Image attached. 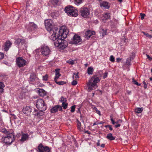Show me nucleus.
<instances>
[{
	"label": "nucleus",
	"instance_id": "f257e3e1",
	"mask_svg": "<svg viewBox=\"0 0 152 152\" xmlns=\"http://www.w3.org/2000/svg\"><path fill=\"white\" fill-rule=\"evenodd\" d=\"M60 36L56 37V34H51L50 39L53 40L55 46L61 49H64L68 45V43L64 39H61Z\"/></svg>",
	"mask_w": 152,
	"mask_h": 152
},
{
	"label": "nucleus",
	"instance_id": "f03ea898",
	"mask_svg": "<svg viewBox=\"0 0 152 152\" xmlns=\"http://www.w3.org/2000/svg\"><path fill=\"white\" fill-rule=\"evenodd\" d=\"M1 132L6 135V136L3 137L1 138V140L7 144L10 145L14 141V135L13 133L5 129H1Z\"/></svg>",
	"mask_w": 152,
	"mask_h": 152
},
{
	"label": "nucleus",
	"instance_id": "7ed1b4c3",
	"mask_svg": "<svg viewBox=\"0 0 152 152\" xmlns=\"http://www.w3.org/2000/svg\"><path fill=\"white\" fill-rule=\"evenodd\" d=\"M66 13L69 16L75 17L78 15V11L77 10L72 6H68L64 9Z\"/></svg>",
	"mask_w": 152,
	"mask_h": 152
},
{
	"label": "nucleus",
	"instance_id": "20e7f679",
	"mask_svg": "<svg viewBox=\"0 0 152 152\" xmlns=\"http://www.w3.org/2000/svg\"><path fill=\"white\" fill-rule=\"evenodd\" d=\"M45 24L47 30L49 31L50 34H56L57 32H55V29H53V22L51 19L46 20L45 21Z\"/></svg>",
	"mask_w": 152,
	"mask_h": 152
},
{
	"label": "nucleus",
	"instance_id": "39448f33",
	"mask_svg": "<svg viewBox=\"0 0 152 152\" xmlns=\"http://www.w3.org/2000/svg\"><path fill=\"white\" fill-rule=\"evenodd\" d=\"M54 29H55V32H58L59 33L58 34L57 36H60V38L61 37V39H62V38H63L64 39L67 37L69 32L68 29L66 28L64 29L63 30L60 29L59 31H58V28H54Z\"/></svg>",
	"mask_w": 152,
	"mask_h": 152
},
{
	"label": "nucleus",
	"instance_id": "423d86ee",
	"mask_svg": "<svg viewBox=\"0 0 152 152\" xmlns=\"http://www.w3.org/2000/svg\"><path fill=\"white\" fill-rule=\"evenodd\" d=\"M36 105L37 107L39 110H45L46 109V106L42 99H39L37 100Z\"/></svg>",
	"mask_w": 152,
	"mask_h": 152
},
{
	"label": "nucleus",
	"instance_id": "0eeeda50",
	"mask_svg": "<svg viewBox=\"0 0 152 152\" xmlns=\"http://www.w3.org/2000/svg\"><path fill=\"white\" fill-rule=\"evenodd\" d=\"M41 51L42 54L44 56H47L51 53V50L50 48L45 45L41 47Z\"/></svg>",
	"mask_w": 152,
	"mask_h": 152
},
{
	"label": "nucleus",
	"instance_id": "6e6552de",
	"mask_svg": "<svg viewBox=\"0 0 152 152\" xmlns=\"http://www.w3.org/2000/svg\"><path fill=\"white\" fill-rule=\"evenodd\" d=\"M80 13L83 17L87 18L90 14L89 9L86 7H82L80 9Z\"/></svg>",
	"mask_w": 152,
	"mask_h": 152
},
{
	"label": "nucleus",
	"instance_id": "1a4fd4ad",
	"mask_svg": "<svg viewBox=\"0 0 152 152\" xmlns=\"http://www.w3.org/2000/svg\"><path fill=\"white\" fill-rule=\"evenodd\" d=\"M38 152H50V149L48 146H44L41 143L38 147Z\"/></svg>",
	"mask_w": 152,
	"mask_h": 152
},
{
	"label": "nucleus",
	"instance_id": "9d476101",
	"mask_svg": "<svg viewBox=\"0 0 152 152\" xmlns=\"http://www.w3.org/2000/svg\"><path fill=\"white\" fill-rule=\"evenodd\" d=\"M16 62L19 67H21L26 65V61L22 57H18L16 59Z\"/></svg>",
	"mask_w": 152,
	"mask_h": 152
},
{
	"label": "nucleus",
	"instance_id": "9b49d317",
	"mask_svg": "<svg viewBox=\"0 0 152 152\" xmlns=\"http://www.w3.org/2000/svg\"><path fill=\"white\" fill-rule=\"evenodd\" d=\"M82 39L80 37L77 35H75L73 37V39L70 41L69 43L72 44H77L81 42Z\"/></svg>",
	"mask_w": 152,
	"mask_h": 152
},
{
	"label": "nucleus",
	"instance_id": "f8f14e48",
	"mask_svg": "<svg viewBox=\"0 0 152 152\" xmlns=\"http://www.w3.org/2000/svg\"><path fill=\"white\" fill-rule=\"evenodd\" d=\"M100 81L99 78L97 77H92L89 80L90 85H92L97 87V83Z\"/></svg>",
	"mask_w": 152,
	"mask_h": 152
},
{
	"label": "nucleus",
	"instance_id": "ddd939ff",
	"mask_svg": "<svg viewBox=\"0 0 152 152\" xmlns=\"http://www.w3.org/2000/svg\"><path fill=\"white\" fill-rule=\"evenodd\" d=\"M58 110L61 111H62L61 106L59 105H56L51 108L50 112L51 113H55L57 112Z\"/></svg>",
	"mask_w": 152,
	"mask_h": 152
},
{
	"label": "nucleus",
	"instance_id": "4468645a",
	"mask_svg": "<svg viewBox=\"0 0 152 152\" xmlns=\"http://www.w3.org/2000/svg\"><path fill=\"white\" fill-rule=\"evenodd\" d=\"M95 34V32L94 31H91L90 30L87 31L86 32L85 37L86 39H88L92 35L94 34Z\"/></svg>",
	"mask_w": 152,
	"mask_h": 152
},
{
	"label": "nucleus",
	"instance_id": "2eb2a0df",
	"mask_svg": "<svg viewBox=\"0 0 152 152\" xmlns=\"http://www.w3.org/2000/svg\"><path fill=\"white\" fill-rule=\"evenodd\" d=\"M29 135L27 133L25 134L23 132L21 133V138L20 141L23 142L28 140L29 138Z\"/></svg>",
	"mask_w": 152,
	"mask_h": 152
},
{
	"label": "nucleus",
	"instance_id": "dca6fc26",
	"mask_svg": "<svg viewBox=\"0 0 152 152\" xmlns=\"http://www.w3.org/2000/svg\"><path fill=\"white\" fill-rule=\"evenodd\" d=\"M32 111V109L29 107H26L24 108L23 110V112L27 115H30Z\"/></svg>",
	"mask_w": 152,
	"mask_h": 152
},
{
	"label": "nucleus",
	"instance_id": "f3484780",
	"mask_svg": "<svg viewBox=\"0 0 152 152\" xmlns=\"http://www.w3.org/2000/svg\"><path fill=\"white\" fill-rule=\"evenodd\" d=\"M36 91L40 96L42 97L44 96L46 94V92L42 89H37Z\"/></svg>",
	"mask_w": 152,
	"mask_h": 152
},
{
	"label": "nucleus",
	"instance_id": "a211bd4d",
	"mask_svg": "<svg viewBox=\"0 0 152 152\" xmlns=\"http://www.w3.org/2000/svg\"><path fill=\"white\" fill-rule=\"evenodd\" d=\"M37 26L36 24L33 23L31 22L29 23L28 29L29 30H32L37 28Z\"/></svg>",
	"mask_w": 152,
	"mask_h": 152
},
{
	"label": "nucleus",
	"instance_id": "6ab92c4d",
	"mask_svg": "<svg viewBox=\"0 0 152 152\" xmlns=\"http://www.w3.org/2000/svg\"><path fill=\"white\" fill-rule=\"evenodd\" d=\"M12 45V43L9 41H7L5 44L4 49L5 51H7Z\"/></svg>",
	"mask_w": 152,
	"mask_h": 152
},
{
	"label": "nucleus",
	"instance_id": "aec40b11",
	"mask_svg": "<svg viewBox=\"0 0 152 152\" xmlns=\"http://www.w3.org/2000/svg\"><path fill=\"white\" fill-rule=\"evenodd\" d=\"M59 14L58 11H53L50 14V15L53 18L56 19L58 16Z\"/></svg>",
	"mask_w": 152,
	"mask_h": 152
},
{
	"label": "nucleus",
	"instance_id": "412c9836",
	"mask_svg": "<svg viewBox=\"0 0 152 152\" xmlns=\"http://www.w3.org/2000/svg\"><path fill=\"white\" fill-rule=\"evenodd\" d=\"M100 6L103 7L106 9H108L109 7L108 6V3L106 1L102 2L100 3Z\"/></svg>",
	"mask_w": 152,
	"mask_h": 152
},
{
	"label": "nucleus",
	"instance_id": "4be33fe9",
	"mask_svg": "<svg viewBox=\"0 0 152 152\" xmlns=\"http://www.w3.org/2000/svg\"><path fill=\"white\" fill-rule=\"evenodd\" d=\"M44 110H40L39 111L38 110V112H37V113L35 114V115L37 117L43 115L44 114Z\"/></svg>",
	"mask_w": 152,
	"mask_h": 152
},
{
	"label": "nucleus",
	"instance_id": "5701e85b",
	"mask_svg": "<svg viewBox=\"0 0 152 152\" xmlns=\"http://www.w3.org/2000/svg\"><path fill=\"white\" fill-rule=\"evenodd\" d=\"M106 137L107 139L110 140H114L115 139V138L112 136V134L111 133H109Z\"/></svg>",
	"mask_w": 152,
	"mask_h": 152
},
{
	"label": "nucleus",
	"instance_id": "b1692460",
	"mask_svg": "<svg viewBox=\"0 0 152 152\" xmlns=\"http://www.w3.org/2000/svg\"><path fill=\"white\" fill-rule=\"evenodd\" d=\"M107 31L103 29H101L100 31V34L103 37L104 35H106Z\"/></svg>",
	"mask_w": 152,
	"mask_h": 152
},
{
	"label": "nucleus",
	"instance_id": "393cba45",
	"mask_svg": "<svg viewBox=\"0 0 152 152\" xmlns=\"http://www.w3.org/2000/svg\"><path fill=\"white\" fill-rule=\"evenodd\" d=\"M60 76V74L59 73V72L58 71L56 70V76L54 78L55 81H57V79Z\"/></svg>",
	"mask_w": 152,
	"mask_h": 152
},
{
	"label": "nucleus",
	"instance_id": "a878e982",
	"mask_svg": "<svg viewBox=\"0 0 152 152\" xmlns=\"http://www.w3.org/2000/svg\"><path fill=\"white\" fill-rule=\"evenodd\" d=\"M94 71V69L91 67H89L88 68L87 71L89 75H91L92 74L93 72Z\"/></svg>",
	"mask_w": 152,
	"mask_h": 152
},
{
	"label": "nucleus",
	"instance_id": "bb28decb",
	"mask_svg": "<svg viewBox=\"0 0 152 152\" xmlns=\"http://www.w3.org/2000/svg\"><path fill=\"white\" fill-rule=\"evenodd\" d=\"M87 86L88 87V89L89 91H91L93 89V87H96L94 86H92V85H90L89 82L87 83Z\"/></svg>",
	"mask_w": 152,
	"mask_h": 152
},
{
	"label": "nucleus",
	"instance_id": "cd10ccee",
	"mask_svg": "<svg viewBox=\"0 0 152 152\" xmlns=\"http://www.w3.org/2000/svg\"><path fill=\"white\" fill-rule=\"evenodd\" d=\"M143 110V109L142 108H137L135 109V111L136 113H141Z\"/></svg>",
	"mask_w": 152,
	"mask_h": 152
},
{
	"label": "nucleus",
	"instance_id": "c85d7f7f",
	"mask_svg": "<svg viewBox=\"0 0 152 152\" xmlns=\"http://www.w3.org/2000/svg\"><path fill=\"white\" fill-rule=\"evenodd\" d=\"M4 87V84L2 83H0V92L1 93L3 92V88Z\"/></svg>",
	"mask_w": 152,
	"mask_h": 152
},
{
	"label": "nucleus",
	"instance_id": "c756f323",
	"mask_svg": "<svg viewBox=\"0 0 152 152\" xmlns=\"http://www.w3.org/2000/svg\"><path fill=\"white\" fill-rule=\"evenodd\" d=\"M78 74V73H77L76 74H75V73H74V75L73 77V79L74 80H76L78 79V78H79Z\"/></svg>",
	"mask_w": 152,
	"mask_h": 152
},
{
	"label": "nucleus",
	"instance_id": "7c9ffc66",
	"mask_svg": "<svg viewBox=\"0 0 152 152\" xmlns=\"http://www.w3.org/2000/svg\"><path fill=\"white\" fill-rule=\"evenodd\" d=\"M83 0H74L75 3L77 5H79L82 3Z\"/></svg>",
	"mask_w": 152,
	"mask_h": 152
},
{
	"label": "nucleus",
	"instance_id": "2f4dec72",
	"mask_svg": "<svg viewBox=\"0 0 152 152\" xmlns=\"http://www.w3.org/2000/svg\"><path fill=\"white\" fill-rule=\"evenodd\" d=\"M133 58H132L131 57H130V58H128L126 60V64L127 66H129L130 64V62L131 60H132Z\"/></svg>",
	"mask_w": 152,
	"mask_h": 152
},
{
	"label": "nucleus",
	"instance_id": "473e14b6",
	"mask_svg": "<svg viewBox=\"0 0 152 152\" xmlns=\"http://www.w3.org/2000/svg\"><path fill=\"white\" fill-rule=\"evenodd\" d=\"M21 39L18 38L17 39L15 42V45H17L18 46L19 45V44L21 43Z\"/></svg>",
	"mask_w": 152,
	"mask_h": 152
},
{
	"label": "nucleus",
	"instance_id": "72a5a7b5",
	"mask_svg": "<svg viewBox=\"0 0 152 152\" xmlns=\"http://www.w3.org/2000/svg\"><path fill=\"white\" fill-rule=\"evenodd\" d=\"M21 44L22 45H23L24 47H26V45L27 44V42H26V40L23 39H21Z\"/></svg>",
	"mask_w": 152,
	"mask_h": 152
},
{
	"label": "nucleus",
	"instance_id": "f704fd0d",
	"mask_svg": "<svg viewBox=\"0 0 152 152\" xmlns=\"http://www.w3.org/2000/svg\"><path fill=\"white\" fill-rule=\"evenodd\" d=\"M68 104L66 103L65 102H63L62 104V106L64 109H66L67 108Z\"/></svg>",
	"mask_w": 152,
	"mask_h": 152
},
{
	"label": "nucleus",
	"instance_id": "c9c22d12",
	"mask_svg": "<svg viewBox=\"0 0 152 152\" xmlns=\"http://www.w3.org/2000/svg\"><path fill=\"white\" fill-rule=\"evenodd\" d=\"M104 17L106 19H109L110 18V14L109 13H105Z\"/></svg>",
	"mask_w": 152,
	"mask_h": 152
},
{
	"label": "nucleus",
	"instance_id": "e433bc0d",
	"mask_svg": "<svg viewBox=\"0 0 152 152\" xmlns=\"http://www.w3.org/2000/svg\"><path fill=\"white\" fill-rule=\"evenodd\" d=\"M55 82L57 83V84L61 85H62L63 84H64L66 83V82H65L64 81H59V82H57V81H55Z\"/></svg>",
	"mask_w": 152,
	"mask_h": 152
},
{
	"label": "nucleus",
	"instance_id": "4c0bfd02",
	"mask_svg": "<svg viewBox=\"0 0 152 152\" xmlns=\"http://www.w3.org/2000/svg\"><path fill=\"white\" fill-rule=\"evenodd\" d=\"M51 2L53 5L57 4L58 2V0H51Z\"/></svg>",
	"mask_w": 152,
	"mask_h": 152
},
{
	"label": "nucleus",
	"instance_id": "58836bf2",
	"mask_svg": "<svg viewBox=\"0 0 152 152\" xmlns=\"http://www.w3.org/2000/svg\"><path fill=\"white\" fill-rule=\"evenodd\" d=\"M143 33L146 36V37L150 38H152V35H150L148 33H146L145 32H143Z\"/></svg>",
	"mask_w": 152,
	"mask_h": 152
},
{
	"label": "nucleus",
	"instance_id": "ea45409f",
	"mask_svg": "<svg viewBox=\"0 0 152 152\" xmlns=\"http://www.w3.org/2000/svg\"><path fill=\"white\" fill-rule=\"evenodd\" d=\"M42 78V80H43L47 81L48 80V75L46 74L44 76H43Z\"/></svg>",
	"mask_w": 152,
	"mask_h": 152
},
{
	"label": "nucleus",
	"instance_id": "a19ab883",
	"mask_svg": "<svg viewBox=\"0 0 152 152\" xmlns=\"http://www.w3.org/2000/svg\"><path fill=\"white\" fill-rule=\"evenodd\" d=\"M132 83L134 84H136L137 86L140 85V84H139L138 82L134 79V78H132Z\"/></svg>",
	"mask_w": 152,
	"mask_h": 152
},
{
	"label": "nucleus",
	"instance_id": "79ce46f5",
	"mask_svg": "<svg viewBox=\"0 0 152 152\" xmlns=\"http://www.w3.org/2000/svg\"><path fill=\"white\" fill-rule=\"evenodd\" d=\"M110 60L112 62H114L115 61V58L113 56H110Z\"/></svg>",
	"mask_w": 152,
	"mask_h": 152
},
{
	"label": "nucleus",
	"instance_id": "37998d69",
	"mask_svg": "<svg viewBox=\"0 0 152 152\" xmlns=\"http://www.w3.org/2000/svg\"><path fill=\"white\" fill-rule=\"evenodd\" d=\"M77 128H78V129H79V130H81V129L80 128V126H81V123L79 121H77Z\"/></svg>",
	"mask_w": 152,
	"mask_h": 152
},
{
	"label": "nucleus",
	"instance_id": "c03bdc74",
	"mask_svg": "<svg viewBox=\"0 0 152 152\" xmlns=\"http://www.w3.org/2000/svg\"><path fill=\"white\" fill-rule=\"evenodd\" d=\"M75 108V105H74L71 107V113L74 112Z\"/></svg>",
	"mask_w": 152,
	"mask_h": 152
},
{
	"label": "nucleus",
	"instance_id": "a18cd8bd",
	"mask_svg": "<svg viewBox=\"0 0 152 152\" xmlns=\"http://www.w3.org/2000/svg\"><path fill=\"white\" fill-rule=\"evenodd\" d=\"M66 99L65 98H64L63 96H62L61 97V99L60 101L61 102H65L66 101Z\"/></svg>",
	"mask_w": 152,
	"mask_h": 152
},
{
	"label": "nucleus",
	"instance_id": "49530a36",
	"mask_svg": "<svg viewBox=\"0 0 152 152\" xmlns=\"http://www.w3.org/2000/svg\"><path fill=\"white\" fill-rule=\"evenodd\" d=\"M4 54L0 52V60L4 58Z\"/></svg>",
	"mask_w": 152,
	"mask_h": 152
},
{
	"label": "nucleus",
	"instance_id": "de8ad7c7",
	"mask_svg": "<svg viewBox=\"0 0 152 152\" xmlns=\"http://www.w3.org/2000/svg\"><path fill=\"white\" fill-rule=\"evenodd\" d=\"M77 84V82L76 80H74L72 83V85L75 86Z\"/></svg>",
	"mask_w": 152,
	"mask_h": 152
},
{
	"label": "nucleus",
	"instance_id": "09e8293b",
	"mask_svg": "<svg viewBox=\"0 0 152 152\" xmlns=\"http://www.w3.org/2000/svg\"><path fill=\"white\" fill-rule=\"evenodd\" d=\"M140 15L141 16V19L142 20H143L144 18V17L145 16V14H142L141 13Z\"/></svg>",
	"mask_w": 152,
	"mask_h": 152
},
{
	"label": "nucleus",
	"instance_id": "8fccbe9b",
	"mask_svg": "<svg viewBox=\"0 0 152 152\" xmlns=\"http://www.w3.org/2000/svg\"><path fill=\"white\" fill-rule=\"evenodd\" d=\"M105 127H106L108 128L111 131L113 130V129L112 127V126L110 125H106L105 126Z\"/></svg>",
	"mask_w": 152,
	"mask_h": 152
},
{
	"label": "nucleus",
	"instance_id": "3c124183",
	"mask_svg": "<svg viewBox=\"0 0 152 152\" xmlns=\"http://www.w3.org/2000/svg\"><path fill=\"white\" fill-rule=\"evenodd\" d=\"M110 118H111V119L110 120H111V121L112 122V124H115V122L113 120V117H112V116H110Z\"/></svg>",
	"mask_w": 152,
	"mask_h": 152
},
{
	"label": "nucleus",
	"instance_id": "603ef678",
	"mask_svg": "<svg viewBox=\"0 0 152 152\" xmlns=\"http://www.w3.org/2000/svg\"><path fill=\"white\" fill-rule=\"evenodd\" d=\"M67 62L71 64H73L74 63V62L73 60L68 61H67Z\"/></svg>",
	"mask_w": 152,
	"mask_h": 152
},
{
	"label": "nucleus",
	"instance_id": "864d4df0",
	"mask_svg": "<svg viewBox=\"0 0 152 152\" xmlns=\"http://www.w3.org/2000/svg\"><path fill=\"white\" fill-rule=\"evenodd\" d=\"M107 72H105L104 73V75L103 76V78L104 79L107 76Z\"/></svg>",
	"mask_w": 152,
	"mask_h": 152
},
{
	"label": "nucleus",
	"instance_id": "5fc2aeb1",
	"mask_svg": "<svg viewBox=\"0 0 152 152\" xmlns=\"http://www.w3.org/2000/svg\"><path fill=\"white\" fill-rule=\"evenodd\" d=\"M37 112H38V110H34V111L33 112V114L35 115V114H37Z\"/></svg>",
	"mask_w": 152,
	"mask_h": 152
},
{
	"label": "nucleus",
	"instance_id": "6e6d98bb",
	"mask_svg": "<svg viewBox=\"0 0 152 152\" xmlns=\"http://www.w3.org/2000/svg\"><path fill=\"white\" fill-rule=\"evenodd\" d=\"M146 56L147 57V58L149 59V60L151 61L152 59V58L149 55L147 54Z\"/></svg>",
	"mask_w": 152,
	"mask_h": 152
},
{
	"label": "nucleus",
	"instance_id": "4d7b16f0",
	"mask_svg": "<svg viewBox=\"0 0 152 152\" xmlns=\"http://www.w3.org/2000/svg\"><path fill=\"white\" fill-rule=\"evenodd\" d=\"M122 122V121L121 120H119L115 122V124H118L119 123H121Z\"/></svg>",
	"mask_w": 152,
	"mask_h": 152
},
{
	"label": "nucleus",
	"instance_id": "13d9d810",
	"mask_svg": "<svg viewBox=\"0 0 152 152\" xmlns=\"http://www.w3.org/2000/svg\"><path fill=\"white\" fill-rule=\"evenodd\" d=\"M121 60V59L119 58H117L116 59V60L117 61V62H119Z\"/></svg>",
	"mask_w": 152,
	"mask_h": 152
},
{
	"label": "nucleus",
	"instance_id": "bf43d9fd",
	"mask_svg": "<svg viewBox=\"0 0 152 152\" xmlns=\"http://www.w3.org/2000/svg\"><path fill=\"white\" fill-rule=\"evenodd\" d=\"M121 126V124H118L117 125H115V126L116 128L118 127L119 126Z\"/></svg>",
	"mask_w": 152,
	"mask_h": 152
},
{
	"label": "nucleus",
	"instance_id": "052dcab7",
	"mask_svg": "<svg viewBox=\"0 0 152 152\" xmlns=\"http://www.w3.org/2000/svg\"><path fill=\"white\" fill-rule=\"evenodd\" d=\"M100 141L99 140H98V142L97 143V146H99L100 145Z\"/></svg>",
	"mask_w": 152,
	"mask_h": 152
},
{
	"label": "nucleus",
	"instance_id": "680f3d73",
	"mask_svg": "<svg viewBox=\"0 0 152 152\" xmlns=\"http://www.w3.org/2000/svg\"><path fill=\"white\" fill-rule=\"evenodd\" d=\"M96 112V113L97 114H99V115H101L100 112L98 110Z\"/></svg>",
	"mask_w": 152,
	"mask_h": 152
},
{
	"label": "nucleus",
	"instance_id": "e2e57ef3",
	"mask_svg": "<svg viewBox=\"0 0 152 152\" xmlns=\"http://www.w3.org/2000/svg\"><path fill=\"white\" fill-rule=\"evenodd\" d=\"M104 146H105V145L104 144H102L101 145V146L102 148H104Z\"/></svg>",
	"mask_w": 152,
	"mask_h": 152
},
{
	"label": "nucleus",
	"instance_id": "0e129e2a",
	"mask_svg": "<svg viewBox=\"0 0 152 152\" xmlns=\"http://www.w3.org/2000/svg\"><path fill=\"white\" fill-rule=\"evenodd\" d=\"M131 93V91H127V93L128 94H130Z\"/></svg>",
	"mask_w": 152,
	"mask_h": 152
},
{
	"label": "nucleus",
	"instance_id": "69168bd1",
	"mask_svg": "<svg viewBox=\"0 0 152 152\" xmlns=\"http://www.w3.org/2000/svg\"><path fill=\"white\" fill-rule=\"evenodd\" d=\"M144 88L145 89L146 88H147V86L146 84L144 85Z\"/></svg>",
	"mask_w": 152,
	"mask_h": 152
},
{
	"label": "nucleus",
	"instance_id": "338daca9",
	"mask_svg": "<svg viewBox=\"0 0 152 152\" xmlns=\"http://www.w3.org/2000/svg\"><path fill=\"white\" fill-rule=\"evenodd\" d=\"M94 109L96 111V112L98 110L96 107H94Z\"/></svg>",
	"mask_w": 152,
	"mask_h": 152
},
{
	"label": "nucleus",
	"instance_id": "774afa93",
	"mask_svg": "<svg viewBox=\"0 0 152 152\" xmlns=\"http://www.w3.org/2000/svg\"><path fill=\"white\" fill-rule=\"evenodd\" d=\"M143 84L145 85H146V83H145V81H143Z\"/></svg>",
	"mask_w": 152,
	"mask_h": 152
}]
</instances>
